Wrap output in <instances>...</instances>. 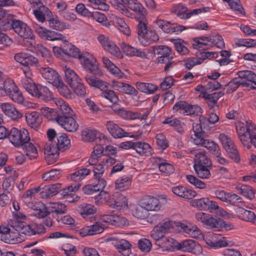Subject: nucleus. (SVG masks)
Wrapping results in <instances>:
<instances>
[{
  "instance_id": "42",
  "label": "nucleus",
  "mask_w": 256,
  "mask_h": 256,
  "mask_svg": "<svg viewBox=\"0 0 256 256\" xmlns=\"http://www.w3.org/2000/svg\"><path fill=\"white\" fill-rule=\"evenodd\" d=\"M114 244L118 252L124 256H128L131 253L132 244L126 240L121 239L116 240Z\"/></svg>"
},
{
  "instance_id": "30",
  "label": "nucleus",
  "mask_w": 256,
  "mask_h": 256,
  "mask_svg": "<svg viewBox=\"0 0 256 256\" xmlns=\"http://www.w3.org/2000/svg\"><path fill=\"white\" fill-rule=\"evenodd\" d=\"M171 190L175 195L186 199H192L196 194L195 191L181 185L172 186Z\"/></svg>"
},
{
  "instance_id": "44",
  "label": "nucleus",
  "mask_w": 256,
  "mask_h": 256,
  "mask_svg": "<svg viewBox=\"0 0 256 256\" xmlns=\"http://www.w3.org/2000/svg\"><path fill=\"white\" fill-rule=\"evenodd\" d=\"M64 71L67 82L70 86L76 85L78 82L82 81V78L78 76L74 70L70 68L65 66Z\"/></svg>"
},
{
  "instance_id": "24",
  "label": "nucleus",
  "mask_w": 256,
  "mask_h": 256,
  "mask_svg": "<svg viewBox=\"0 0 256 256\" xmlns=\"http://www.w3.org/2000/svg\"><path fill=\"white\" fill-rule=\"evenodd\" d=\"M104 230V224L100 222H97L92 225L84 226L80 230L79 234L82 236H86L99 234Z\"/></svg>"
},
{
  "instance_id": "17",
  "label": "nucleus",
  "mask_w": 256,
  "mask_h": 256,
  "mask_svg": "<svg viewBox=\"0 0 256 256\" xmlns=\"http://www.w3.org/2000/svg\"><path fill=\"white\" fill-rule=\"evenodd\" d=\"M38 70L42 76L48 82L54 86L60 84L61 79L56 70L48 66H40L38 68Z\"/></svg>"
},
{
  "instance_id": "28",
  "label": "nucleus",
  "mask_w": 256,
  "mask_h": 256,
  "mask_svg": "<svg viewBox=\"0 0 256 256\" xmlns=\"http://www.w3.org/2000/svg\"><path fill=\"white\" fill-rule=\"evenodd\" d=\"M191 153L194 155V166H212V161L205 151L196 150Z\"/></svg>"
},
{
  "instance_id": "38",
  "label": "nucleus",
  "mask_w": 256,
  "mask_h": 256,
  "mask_svg": "<svg viewBox=\"0 0 256 256\" xmlns=\"http://www.w3.org/2000/svg\"><path fill=\"white\" fill-rule=\"evenodd\" d=\"M120 46L124 52L128 56H136L142 58H146L147 55L144 52L142 51L125 42H122Z\"/></svg>"
},
{
  "instance_id": "6",
  "label": "nucleus",
  "mask_w": 256,
  "mask_h": 256,
  "mask_svg": "<svg viewBox=\"0 0 256 256\" xmlns=\"http://www.w3.org/2000/svg\"><path fill=\"white\" fill-rule=\"evenodd\" d=\"M116 162V160L114 158L106 156L102 158L98 164L92 166L94 180L96 182H100L102 186H106V182L103 178L105 168L111 166L114 164Z\"/></svg>"
},
{
  "instance_id": "14",
  "label": "nucleus",
  "mask_w": 256,
  "mask_h": 256,
  "mask_svg": "<svg viewBox=\"0 0 256 256\" xmlns=\"http://www.w3.org/2000/svg\"><path fill=\"white\" fill-rule=\"evenodd\" d=\"M97 39L104 50L118 58L122 57L120 48L108 36L100 34L98 35Z\"/></svg>"
},
{
  "instance_id": "41",
  "label": "nucleus",
  "mask_w": 256,
  "mask_h": 256,
  "mask_svg": "<svg viewBox=\"0 0 256 256\" xmlns=\"http://www.w3.org/2000/svg\"><path fill=\"white\" fill-rule=\"evenodd\" d=\"M178 226L184 232L188 234L190 236L194 238H198L201 234L202 232L200 229L196 226H192L190 224H186L183 223H180Z\"/></svg>"
},
{
  "instance_id": "20",
  "label": "nucleus",
  "mask_w": 256,
  "mask_h": 256,
  "mask_svg": "<svg viewBox=\"0 0 256 256\" xmlns=\"http://www.w3.org/2000/svg\"><path fill=\"white\" fill-rule=\"evenodd\" d=\"M100 218L104 222L115 226L123 227L128 225V222L125 218L116 214H104Z\"/></svg>"
},
{
  "instance_id": "61",
  "label": "nucleus",
  "mask_w": 256,
  "mask_h": 256,
  "mask_svg": "<svg viewBox=\"0 0 256 256\" xmlns=\"http://www.w3.org/2000/svg\"><path fill=\"white\" fill-rule=\"evenodd\" d=\"M238 77L240 79L244 80L245 79L249 82H251L252 84L256 82V74L251 70H242L239 71L238 73Z\"/></svg>"
},
{
  "instance_id": "48",
  "label": "nucleus",
  "mask_w": 256,
  "mask_h": 256,
  "mask_svg": "<svg viewBox=\"0 0 256 256\" xmlns=\"http://www.w3.org/2000/svg\"><path fill=\"white\" fill-rule=\"evenodd\" d=\"M7 23L5 26V31L12 29L18 34L22 28L25 26V22L20 20L16 19L14 16H12L11 20Z\"/></svg>"
},
{
  "instance_id": "29",
  "label": "nucleus",
  "mask_w": 256,
  "mask_h": 256,
  "mask_svg": "<svg viewBox=\"0 0 256 256\" xmlns=\"http://www.w3.org/2000/svg\"><path fill=\"white\" fill-rule=\"evenodd\" d=\"M194 144L205 147L213 155L218 154V150H220L219 146L214 142L206 139L204 136L200 138H196Z\"/></svg>"
},
{
  "instance_id": "59",
  "label": "nucleus",
  "mask_w": 256,
  "mask_h": 256,
  "mask_svg": "<svg viewBox=\"0 0 256 256\" xmlns=\"http://www.w3.org/2000/svg\"><path fill=\"white\" fill-rule=\"evenodd\" d=\"M209 202V198L206 197L198 199H194L191 201V205L198 210H207L208 203Z\"/></svg>"
},
{
  "instance_id": "5",
  "label": "nucleus",
  "mask_w": 256,
  "mask_h": 256,
  "mask_svg": "<svg viewBox=\"0 0 256 256\" xmlns=\"http://www.w3.org/2000/svg\"><path fill=\"white\" fill-rule=\"evenodd\" d=\"M236 130L242 144L249 149L254 146L256 148V126L251 120L245 122H238Z\"/></svg>"
},
{
  "instance_id": "15",
  "label": "nucleus",
  "mask_w": 256,
  "mask_h": 256,
  "mask_svg": "<svg viewBox=\"0 0 256 256\" xmlns=\"http://www.w3.org/2000/svg\"><path fill=\"white\" fill-rule=\"evenodd\" d=\"M82 136L84 142L95 141L96 142L103 144L108 141V139L102 134L96 130L85 129L82 132Z\"/></svg>"
},
{
  "instance_id": "32",
  "label": "nucleus",
  "mask_w": 256,
  "mask_h": 256,
  "mask_svg": "<svg viewBox=\"0 0 256 256\" xmlns=\"http://www.w3.org/2000/svg\"><path fill=\"white\" fill-rule=\"evenodd\" d=\"M106 128L110 134L116 138H120L128 136V133L125 132L116 124L108 121L106 124Z\"/></svg>"
},
{
  "instance_id": "11",
  "label": "nucleus",
  "mask_w": 256,
  "mask_h": 256,
  "mask_svg": "<svg viewBox=\"0 0 256 256\" xmlns=\"http://www.w3.org/2000/svg\"><path fill=\"white\" fill-rule=\"evenodd\" d=\"M203 238L210 248L216 249L228 246L226 238L220 234L208 232L204 235Z\"/></svg>"
},
{
  "instance_id": "10",
  "label": "nucleus",
  "mask_w": 256,
  "mask_h": 256,
  "mask_svg": "<svg viewBox=\"0 0 256 256\" xmlns=\"http://www.w3.org/2000/svg\"><path fill=\"white\" fill-rule=\"evenodd\" d=\"M218 139L229 157L235 162H238L240 158L238 150L234 142L229 136L224 134H220Z\"/></svg>"
},
{
  "instance_id": "46",
  "label": "nucleus",
  "mask_w": 256,
  "mask_h": 256,
  "mask_svg": "<svg viewBox=\"0 0 256 256\" xmlns=\"http://www.w3.org/2000/svg\"><path fill=\"white\" fill-rule=\"evenodd\" d=\"M163 124H168L173 127L179 133L184 132V124L178 118L174 117H168L166 118L162 122Z\"/></svg>"
},
{
  "instance_id": "57",
  "label": "nucleus",
  "mask_w": 256,
  "mask_h": 256,
  "mask_svg": "<svg viewBox=\"0 0 256 256\" xmlns=\"http://www.w3.org/2000/svg\"><path fill=\"white\" fill-rule=\"evenodd\" d=\"M23 146L24 152L30 159H34L38 156L37 149L32 142H26Z\"/></svg>"
},
{
  "instance_id": "2",
  "label": "nucleus",
  "mask_w": 256,
  "mask_h": 256,
  "mask_svg": "<svg viewBox=\"0 0 256 256\" xmlns=\"http://www.w3.org/2000/svg\"><path fill=\"white\" fill-rule=\"evenodd\" d=\"M64 40H57L62 42L60 46H54L53 52L57 57H60L62 54L77 58L85 70L95 72L97 68L93 62L95 60L88 53L81 54L79 50L69 42L66 36H64Z\"/></svg>"
},
{
  "instance_id": "9",
  "label": "nucleus",
  "mask_w": 256,
  "mask_h": 256,
  "mask_svg": "<svg viewBox=\"0 0 256 256\" xmlns=\"http://www.w3.org/2000/svg\"><path fill=\"white\" fill-rule=\"evenodd\" d=\"M21 224H23L16 220H8V226H10L14 228L16 231H10L8 234L1 236V240L6 243L10 244H14L20 242L22 239L20 237L19 232H21Z\"/></svg>"
},
{
  "instance_id": "18",
  "label": "nucleus",
  "mask_w": 256,
  "mask_h": 256,
  "mask_svg": "<svg viewBox=\"0 0 256 256\" xmlns=\"http://www.w3.org/2000/svg\"><path fill=\"white\" fill-rule=\"evenodd\" d=\"M197 221L200 222L202 225L208 228H218L219 224L218 220L211 214L204 212H198L195 214Z\"/></svg>"
},
{
  "instance_id": "16",
  "label": "nucleus",
  "mask_w": 256,
  "mask_h": 256,
  "mask_svg": "<svg viewBox=\"0 0 256 256\" xmlns=\"http://www.w3.org/2000/svg\"><path fill=\"white\" fill-rule=\"evenodd\" d=\"M22 72L24 76L22 78L19 84L32 94L37 84H35L32 78V74L29 68H24Z\"/></svg>"
},
{
  "instance_id": "64",
  "label": "nucleus",
  "mask_w": 256,
  "mask_h": 256,
  "mask_svg": "<svg viewBox=\"0 0 256 256\" xmlns=\"http://www.w3.org/2000/svg\"><path fill=\"white\" fill-rule=\"evenodd\" d=\"M132 213L136 218L144 219L148 216V211L144 206H136L132 209Z\"/></svg>"
},
{
  "instance_id": "1",
  "label": "nucleus",
  "mask_w": 256,
  "mask_h": 256,
  "mask_svg": "<svg viewBox=\"0 0 256 256\" xmlns=\"http://www.w3.org/2000/svg\"><path fill=\"white\" fill-rule=\"evenodd\" d=\"M46 134L48 140L44 145V150L46 160L50 164L56 162L60 152H64L70 148V141L66 134H56L54 129H48Z\"/></svg>"
},
{
  "instance_id": "58",
  "label": "nucleus",
  "mask_w": 256,
  "mask_h": 256,
  "mask_svg": "<svg viewBox=\"0 0 256 256\" xmlns=\"http://www.w3.org/2000/svg\"><path fill=\"white\" fill-rule=\"evenodd\" d=\"M128 7L132 10L144 16L146 14V10L137 0H131L128 2Z\"/></svg>"
},
{
  "instance_id": "60",
  "label": "nucleus",
  "mask_w": 256,
  "mask_h": 256,
  "mask_svg": "<svg viewBox=\"0 0 256 256\" xmlns=\"http://www.w3.org/2000/svg\"><path fill=\"white\" fill-rule=\"evenodd\" d=\"M14 15L0 8V30L5 31L6 25L11 20Z\"/></svg>"
},
{
  "instance_id": "34",
  "label": "nucleus",
  "mask_w": 256,
  "mask_h": 256,
  "mask_svg": "<svg viewBox=\"0 0 256 256\" xmlns=\"http://www.w3.org/2000/svg\"><path fill=\"white\" fill-rule=\"evenodd\" d=\"M48 214L51 213L52 217L56 219V216H60L66 212L67 208L64 204L60 202H50L48 206Z\"/></svg>"
},
{
  "instance_id": "63",
  "label": "nucleus",
  "mask_w": 256,
  "mask_h": 256,
  "mask_svg": "<svg viewBox=\"0 0 256 256\" xmlns=\"http://www.w3.org/2000/svg\"><path fill=\"white\" fill-rule=\"evenodd\" d=\"M240 86H242L244 87H248L250 84L248 82L240 79V77L234 78L228 84V88L232 92L236 90Z\"/></svg>"
},
{
  "instance_id": "56",
  "label": "nucleus",
  "mask_w": 256,
  "mask_h": 256,
  "mask_svg": "<svg viewBox=\"0 0 256 256\" xmlns=\"http://www.w3.org/2000/svg\"><path fill=\"white\" fill-rule=\"evenodd\" d=\"M226 202L238 206L239 208L244 206V202L242 198L239 196L232 192H228Z\"/></svg>"
},
{
  "instance_id": "51",
  "label": "nucleus",
  "mask_w": 256,
  "mask_h": 256,
  "mask_svg": "<svg viewBox=\"0 0 256 256\" xmlns=\"http://www.w3.org/2000/svg\"><path fill=\"white\" fill-rule=\"evenodd\" d=\"M102 60L105 66L112 74L120 78H124V74L108 58H104Z\"/></svg>"
},
{
  "instance_id": "23",
  "label": "nucleus",
  "mask_w": 256,
  "mask_h": 256,
  "mask_svg": "<svg viewBox=\"0 0 256 256\" xmlns=\"http://www.w3.org/2000/svg\"><path fill=\"white\" fill-rule=\"evenodd\" d=\"M78 211L84 218L91 222L95 220V216L93 215L96 213V208L94 205L83 203L78 206Z\"/></svg>"
},
{
  "instance_id": "8",
  "label": "nucleus",
  "mask_w": 256,
  "mask_h": 256,
  "mask_svg": "<svg viewBox=\"0 0 256 256\" xmlns=\"http://www.w3.org/2000/svg\"><path fill=\"white\" fill-rule=\"evenodd\" d=\"M10 142L16 148L22 146L26 142L30 140L28 130L24 128L18 129L12 128L8 136Z\"/></svg>"
},
{
  "instance_id": "21",
  "label": "nucleus",
  "mask_w": 256,
  "mask_h": 256,
  "mask_svg": "<svg viewBox=\"0 0 256 256\" xmlns=\"http://www.w3.org/2000/svg\"><path fill=\"white\" fill-rule=\"evenodd\" d=\"M156 22L160 28L164 32L168 34H172L174 32L178 33L182 32L184 29V27L182 26L178 25L176 24H172L164 20H158Z\"/></svg>"
},
{
  "instance_id": "62",
  "label": "nucleus",
  "mask_w": 256,
  "mask_h": 256,
  "mask_svg": "<svg viewBox=\"0 0 256 256\" xmlns=\"http://www.w3.org/2000/svg\"><path fill=\"white\" fill-rule=\"evenodd\" d=\"M110 3L116 9L119 10L122 14L130 17V12L123 4L122 0H108Z\"/></svg>"
},
{
  "instance_id": "22",
  "label": "nucleus",
  "mask_w": 256,
  "mask_h": 256,
  "mask_svg": "<svg viewBox=\"0 0 256 256\" xmlns=\"http://www.w3.org/2000/svg\"><path fill=\"white\" fill-rule=\"evenodd\" d=\"M111 87L115 90L128 95L136 96L138 94V91L133 86L116 80H112Z\"/></svg>"
},
{
  "instance_id": "13",
  "label": "nucleus",
  "mask_w": 256,
  "mask_h": 256,
  "mask_svg": "<svg viewBox=\"0 0 256 256\" xmlns=\"http://www.w3.org/2000/svg\"><path fill=\"white\" fill-rule=\"evenodd\" d=\"M33 27L36 32L38 36L44 40L55 41L57 40H64V35L62 34L55 31L48 30L38 24H34Z\"/></svg>"
},
{
  "instance_id": "54",
  "label": "nucleus",
  "mask_w": 256,
  "mask_h": 256,
  "mask_svg": "<svg viewBox=\"0 0 256 256\" xmlns=\"http://www.w3.org/2000/svg\"><path fill=\"white\" fill-rule=\"evenodd\" d=\"M131 184V178L128 176H124L115 182L116 188L123 191L127 190Z\"/></svg>"
},
{
  "instance_id": "53",
  "label": "nucleus",
  "mask_w": 256,
  "mask_h": 256,
  "mask_svg": "<svg viewBox=\"0 0 256 256\" xmlns=\"http://www.w3.org/2000/svg\"><path fill=\"white\" fill-rule=\"evenodd\" d=\"M211 166H194L198 176L202 179H208L211 176L210 168Z\"/></svg>"
},
{
  "instance_id": "40",
  "label": "nucleus",
  "mask_w": 256,
  "mask_h": 256,
  "mask_svg": "<svg viewBox=\"0 0 256 256\" xmlns=\"http://www.w3.org/2000/svg\"><path fill=\"white\" fill-rule=\"evenodd\" d=\"M110 18L112 22L120 32L126 36L130 35V28L123 18L114 15H112Z\"/></svg>"
},
{
  "instance_id": "27",
  "label": "nucleus",
  "mask_w": 256,
  "mask_h": 256,
  "mask_svg": "<svg viewBox=\"0 0 256 256\" xmlns=\"http://www.w3.org/2000/svg\"><path fill=\"white\" fill-rule=\"evenodd\" d=\"M127 200L126 198L118 192H116L111 196L108 201V206L112 208L121 210L127 206Z\"/></svg>"
},
{
  "instance_id": "52",
  "label": "nucleus",
  "mask_w": 256,
  "mask_h": 256,
  "mask_svg": "<svg viewBox=\"0 0 256 256\" xmlns=\"http://www.w3.org/2000/svg\"><path fill=\"white\" fill-rule=\"evenodd\" d=\"M41 114L48 120H55L57 122V117L60 116V110L58 108L57 110L48 107H42L40 109Z\"/></svg>"
},
{
  "instance_id": "36",
  "label": "nucleus",
  "mask_w": 256,
  "mask_h": 256,
  "mask_svg": "<svg viewBox=\"0 0 256 256\" xmlns=\"http://www.w3.org/2000/svg\"><path fill=\"white\" fill-rule=\"evenodd\" d=\"M154 54L160 55L155 60V62L158 64L160 63V58L168 59L173 56L171 49L166 46L160 45L154 46Z\"/></svg>"
},
{
  "instance_id": "55",
  "label": "nucleus",
  "mask_w": 256,
  "mask_h": 256,
  "mask_svg": "<svg viewBox=\"0 0 256 256\" xmlns=\"http://www.w3.org/2000/svg\"><path fill=\"white\" fill-rule=\"evenodd\" d=\"M238 217L240 219L246 222H254L256 220V216L254 212L240 208L238 210Z\"/></svg>"
},
{
  "instance_id": "7",
  "label": "nucleus",
  "mask_w": 256,
  "mask_h": 256,
  "mask_svg": "<svg viewBox=\"0 0 256 256\" xmlns=\"http://www.w3.org/2000/svg\"><path fill=\"white\" fill-rule=\"evenodd\" d=\"M137 28L138 40L142 46H148L158 40V34L154 31L148 30L145 22L140 21Z\"/></svg>"
},
{
  "instance_id": "43",
  "label": "nucleus",
  "mask_w": 256,
  "mask_h": 256,
  "mask_svg": "<svg viewBox=\"0 0 256 256\" xmlns=\"http://www.w3.org/2000/svg\"><path fill=\"white\" fill-rule=\"evenodd\" d=\"M49 26L52 29L62 31L69 28V24L65 22L60 20L57 16H54L52 15L48 18Z\"/></svg>"
},
{
  "instance_id": "12",
  "label": "nucleus",
  "mask_w": 256,
  "mask_h": 256,
  "mask_svg": "<svg viewBox=\"0 0 256 256\" xmlns=\"http://www.w3.org/2000/svg\"><path fill=\"white\" fill-rule=\"evenodd\" d=\"M210 10V8L204 7L194 9L186 13L187 8L181 4L174 5L172 9V12L180 18H189L192 16L196 15L202 12H209Z\"/></svg>"
},
{
  "instance_id": "35",
  "label": "nucleus",
  "mask_w": 256,
  "mask_h": 256,
  "mask_svg": "<svg viewBox=\"0 0 256 256\" xmlns=\"http://www.w3.org/2000/svg\"><path fill=\"white\" fill-rule=\"evenodd\" d=\"M38 8L33 10V13L38 21L44 22L46 18L52 16V12L48 8L44 6L42 3L40 5L36 6Z\"/></svg>"
},
{
  "instance_id": "4",
  "label": "nucleus",
  "mask_w": 256,
  "mask_h": 256,
  "mask_svg": "<svg viewBox=\"0 0 256 256\" xmlns=\"http://www.w3.org/2000/svg\"><path fill=\"white\" fill-rule=\"evenodd\" d=\"M54 102L60 110V114L58 116L56 122L68 132H76L78 128V124L72 117V110L62 98L54 99Z\"/></svg>"
},
{
  "instance_id": "33",
  "label": "nucleus",
  "mask_w": 256,
  "mask_h": 256,
  "mask_svg": "<svg viewBox=\"0 0 256 256\" xmlns=\"http://www.w3.org/2000/svg\"><path fill=\"white\" fill-rule=\"evenodd\" d=\"M211 38L210 36H200L193 39L192 46L195 49L202 50L209 49L212 47Z\"/></svg>"
},
{
  "instance_id": "26",
  "label": "nucleus",
  "mask_w": 256,
  "mask_h": 256,
  "mask_svg": "<svg viewBox=\"0 0 256 256\" xmlns=\"http://www.w3.org/2000/svg\"><path fill=\"white\" fill-rule=\"evenodd\" d=\"M32 95L45 102H48L50 100L54 101V99L56 98H53L52 92L47 87L40 84H37Z\"/></svg>"
},
{
  "instance_id": "45",
  "label": "nucleus",
  "mask_w": 256,
  "mask_h": 256,
  "mask_svg": "<svg viewBox=\"0 0 256 256\" xmlns=\"http://www.w3.org/2000/svg\"><path fill=\"white\" fill-rule=\"evenodd\" d=\"M134 150L140 156H149L152 154V148L150 145L144 142H138L135 143Z\"/></svg>"
},
{
  "instance_id": "47",
  "label": "nucleus",
  "mask_w": 256,
  "mask_h": 256,
  "mask_svg": "<svg viewBox=\"0 0 256 256\" xmlns=\"http://www.w3.org/2000/svg\"><path fill=\"white\" fill-rule=\"evenodd\" d=\"M44 206L43 203L38 202L36 203L32 202L30 204V207L35 210L32 214V216H35L39 218H44L48 215V212L46 210H42Z\"/></svg>"
},
{
  "instance_id": "50",
  "label": "nucleus",
  "mask_w": 256,
  "mask_h": 256,
  "mask_svg": "<svg viewBox=\"0 0 256 256\" xmlns=\"http://www.w3.org/2000/svg\"><path fill=\"white\" fill-rule=\"evenodd\" d=\"M143 204L148 211H158L162 207L159 200L154 197L148 198Z\"/></svg>"
},
{
  "instance_id": "39",
  "label": "nucleus",
  "mask_w": 256,
  "mask_h": 256,
  "mask_svg": "<svg viewBox=\"0 0 256 256\" xmlns=\"http://www.w3.org/2000/svg\"><path fill=\"white\" fill-rule=\"evenodd\" d=\"M26 119L28 124L32 128H38L42 122L40 114L36 112L26 114Z\"/></svg>"
},
{
  "instance_id": "49",
  "label": "nucleus",
  "mask_w": 256,
  "mask_h": 256,
  "mask_svg": "<svg viewBox=\"0 0 256 256\" xmlns=\"http://www.w3.org/2000/svg\"><path fill=\"white\" fill-rule=\"evenodd\" d=\"M136 86L140 92L147 94H154L158 89L156 86L151 84L138 82L136 83Z\"/></svg>"
},
{
  "instance_id": "31",
  "label": "nucleus",
  "mask_w": 256,
  "mask_h": 256,
  "mask_svg": "<svg viewBox=\"0 0 256 256\" xmlns=\"http://www.w3.org/2000/svg\"><path fill=\"white\" fill-rule=\"evenodd\" d=\"M0 108L2 112L12 120H16L22 118V114L20 113L15 107L8 102H4L0 104Z\"/></svg>"
},
{
  "instance_id": "25",
  "label": "nucleus",
  "mask_w": 256,
  "mask_h": 256,
  "mask_svg": "<svg viewBox=\"0 0 256 256\" xmlns=\"http://www.w3.org/2000/svg\"><path fill=\"white\" fill-rule=\"evenodd\" d=\"M20 225H22V226H20L21 233L26 235H40L46 232V228L42 224L29 225L23 223L21 224Z\"/></svg>"
},
{
  "instance_id": "3",
  "label": "nucleus",
  "mask_w": 256,
  "mask_h": 256,
  "mask_svg": "<svg viewBox=\"0 0 256 256\" xmlns=\"http://www.w3.org/2000/svg\"><path fill=\"white\" fill-rule=\"evenodd\" d=\"M93 63L96 66L97 70L95 72L86 70V74L84 76L85 80L90 86L100 88L102 90V97L106 98L112 104H116L119 100L118 96L113 90L107 88L108 84L106 82L98 78L102 75V72L98 68L96 60Z\"/></svg>"
},
{
  "instance_id": "37",
  "label": "nucleus",
  "mask_w": 256,
  "mask_h": 256,
  "mask_svg": "<svg viewBox=\"0 0 256 256\" xmlns=\"http://www.w3.org/2000/svg\"><path fill=\"white\" fill-rule=\"evenodd\" d=\"M61 188V184L59 183L53 184L41 188L40 196L42 198H48L56 194Z\"/></svg>"
},
{
  "instance_id": "19",
  "label": "nucleus",
  "mask_w": 256,
  "mask_h": 256,
  "mask_svg": "<svg viewBox=\"0 0 256 256\" xmlns=\"http://www.w3.org/2000/svg\"><path fill=\"white\" fill-rule=\"evenodd\" d=\"M176 248L182 251L190 252L194 254H200L202 252L200 246L192 240H186L178 242L176 245Z\"/></svg>"
}]
</instances>
